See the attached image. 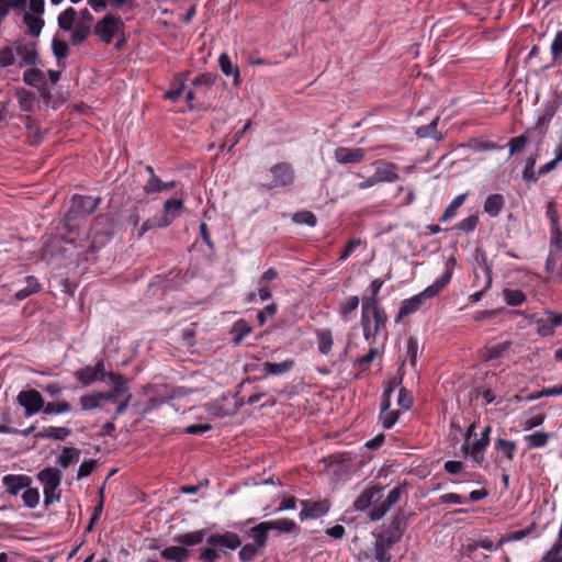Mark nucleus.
Returning a JSON list of instances; mask_svg holds the SVG:
<instances>
[{"label":"nucleus","mask_w":562,"mask_h":562,"mask_svg":"<svg viewBox=\"0 0 562 562\" xmlns=\"http://www.w3.org/2000/svg\"><path fill=\"white\" fill-rule=\"evenodd\" d=\"M386 321V314L380 308L374 297L362 299L361 325L367 341L370 344L374 341L376 335L385 326Z\"/></svg>","instance_id":"nucleus-1"},{"label":"nucleus","mask_w":562,"mask_h":562,"mask_svg":"<svg viewBox=\"0 0 562 562\" xmlns=\"http://www.w3.org/2000/svg\"><path fill=\"white\" fill-rule=\"evenodd\" d=\"M452 277V271L448 269L441 277H439L432 284L427 286L424 291L420 293L404 300L401 303V307L398 310L396 322L401 321L402 318L414 314L417 312L426 300L435 297L440 291H442L447 284L450 282Z\"/></svg>","instance_id":"nucleus-2"},{"label":"nucleus","mask_w":562,"mask_h":562,"mask_svg":"<svg viewBox=\"0 0 562 562\" xmlns=\"http://www.w3.org/2000/svg\"><path fill=\"white\" fill-rule=\"evenodd\" d=\"M37 479L44 487V503L49 506L54 502L59 501L60 493L58 487L61 482V473L55 468H45L37 474Z\"/></svg>","instance_id":"nucleus-3"},{"label":"nucleus","mask_w":562,"mask_h":562,"mask_svg":"<svg viewBox=\"0 0 562 562\" xmlns=\"http://www.w3.org/2000/svg\"><path fill=\"white\" fill-rule=\"evenodd\" d=\"M123 26L124 23L121 18L108 14L97 22L94 26V34L104 44H110L113 41L115 34L120 32Z\"/></svg>","instance_id":"nucleus-4"},{"label":"nucleus","mask_w":562,"mask_h":562,"mask_svg":"<svg viewBox=\"0 0 562 562\" xmlns=\"http://www.w3.org/2000/svg\"><path fill=\"white\" fill-rule=\"evenodd\" d=\"M475 429V424H471L467 431V439L462 446V450L467 456H469L475 464H481L483 462V451L486 449L488 443H486L485 439H475L470 441V438Z\"/></svg>","instance_id":"nucleus-5"},{"label":"nucleus","mask_w":562,"mask_h":562,"mask_svg":"<svg viewBox=\"0 0 562 562\" xmlns=\"http://www.w3.org/2000/svg\"><path fill=\"white\" fill-rule=\"evenodd\" d=\"M16 400L24 407L26 416L35 415L44 407V398L36 390L21 391Z\"/></svg>","instance_id":"nucleus-6"},{"label":"nucleus","mask_w":562,"mask_h":562,"mask_svg":"<svg viewBox=\"0 0 562 562\" xmlns=\"http://www.w3.org/2000/svg\"><path fill=\"white\" fill-rule=\"evenodd\" d=\"M270 172L272 175V181L269 183V188L290 186L294 181V170L286 162L274 165L271 167Z\"/></svg>","instance_id":"nucleus-7"},{"label":"nucleus","mask_w":562,"mask_h":562,"mask_svg":"<svg viewBox=\"0 0 562 562\" xmlns=\"http://www.w3.org/2000/svg\"><path fill=\"white\" fill-rule=\"evenodd\" d=\"M402 491L401 486L392 488L385 499L371 509L369 514L371 520H380L396 503H398L402 496Z\"/></svg>","instance_id":"nucleus-8"},{"label":"nucleus","mask_w":562,"mask_h":562,"mask_svg":"<svg viewBox=\"0 0 562 562\" xmlns=\"http://www.w3.org/2000/svg\"><path fill=\"white\" fill-rule=\"evenodd\" d=\"M106 374L103 361H98L94 367H86L75 372L76 379L83 385H90L95 381H103Z\"/></svg>","instance_id":"nucleus-9"},{"label":"nucleus","mask_w":562,"mask_h":562,"mask_svg":"<svg viewBox=\"0 0 562 562\" xmlns=\"http://www.w3.org/2000/svg\"><path fill=\"white\" fill-rule=\"evenodd\" d=\"M537 331L540 336H550L554 328L562 325V315L555 312L547 311L543 317L537 318Z\"/></svg>","instance_id":"nucleus-10"},{"label":"nucleus","mask_w":562,"mask_h":562,"mask_svg":"<svg viewBox=\"0 0 562 562\" xmlns=\"http://www.w3.org/2000/svg\"><path fill=\"white\" fill-rule=\"evenodd\" d=\"M2 484L10 495L16 496L32 484V479L25 474H8L2 477Z\"/></svg>","instance_id":"nucleus-11"},{"label":"nucleus","mask_w":562,"mask_h":562,"mask_svg":"<svg viewBox=\"0 0 562 562\" xmlns=\"http://www.w3.org/2000/svg\"><path fill=\"white\" fill-rule=\"evenodd\" d=\"M364 156L363 148L337 147L334 151V158L341 165L360 162Z\"/></svg>","instance_id":"nucleus-12"},{"label":"nucleus","mask_w":562,"mask_h":562,"mask_svg":"<svg viewBox=\"0 0 562 562\" xmlns=\"http://www.w3.org/2000/svg\"><path fill=\"white\" fill-rule=\"evenodd\" d=\"M374 175L380 182H394L398 179V167L394 162L379 160L375 164Z\"/></svg>","instance_id":"nucleus-13"},{"label":"nucleus","mask_w":562,"mask_h":562,"mask_svg":"<svg viewBox=\"0 0 562 562\" xmlns=\"http://www.w3.org/2000/svg\"><path fill=\"white\" fill-rule=\"evenodd\" d=\"M183 201L180 199H169L164 204V213L158 217L157 226H168L179 214Z\"/></svg>","instance_id":"nucleus-14"},{"label":"nucleus","mask_w":562,"mask_h":562,"mask_svg":"<svg viewBox=\"0 0 562 562\" xmlns=\"http://www.w3.org/2000/svg\"><path fill=\"white\" fill-rule=\"evenodd\" d=\"M382 487L369 486L366 488L355 501L353 507L357 510L363 512L368 509L373 503L381 498Z\"/></svg>","instance_id":"nucleus-15"},{"label":"nucleus","mask_w":562,"mask_h":562,"mask_svg":"<svg viewBox=\"0 0 562 562\" xmlns=\"http://www.w3.org/2000/svg\"><path fill=\"white\" fill-rule=\"evenodd\" d=\"M14 55L18 57L15 63L20 67L32 66L36 63L37 54L32 45L16 42L14 44Z\"/></svg>","instance_id":"nucleus-16"},{"label":"nucleus","mask_w":562,"mask_h":562,"mask_svg":"<svg viewBox=\"0 0 562 562\" xmlns=\"http://www.w3.org/2000/svg\"><path fill=\"white\" fill-rule=\"evenodd\" d=\"M207 543L213 547L227 548L235 550L240 547L241 541L239 537L234 532L216 533L212 535L207 539Z\"/></svg>","instance_id":"nucleus-17"},{"label":"nucleus","mask_w":562,"mask_h":562,"mask_svg":"<svg viewBox=\"0 0 562 562\" xmlns=\"http://www.w3.org/2000/svg\"><path fill=\"white\" fill-rule=\"evenodd\" d=\"M302 505L304 506V508L300 513L301 520L319 518L327 514V512L329 510V505L326 501L315 502L312 504L307 502H302Z\"/></svg>","instance_id":"nucleus-18"},{"label":"nucleus","mask_w":562,"mask_h":562,"mask_svg":"<svg viewBox=\"0 0 562 562\" xmlns=\"http://www.w3.org/2000/svg\"><path fill=\"white\" fill-rule=\"evenodd\" d=\"M112 395L104 392H92L80 397V405L83 411L101 408L102 403L111 402Z\"/></svg>","instance_id":"nucleus-19"},{"label":"nucleus","mask_w":562,"mask_h":562,"mask_svg":"<svg viewBox=\"0 0 562 562\" xmlns=\"http://www.w3.org/2000/svg\"><path fill=\"white\" fill-rule=\"evenodd\" d=\"M512 342L509 340L497 342L493 346L485 347L481 351L483 361H492L503 358L510 349Z\"/></svg>","instance_id":"nucleus-20"},{"label":"nucleus","mask_w":562,"mask_h":562,"mask_svg":"<svg viewBox=\"0 0 562 562\" xmlns=\"http://www.w3.org/2000/svg\"><path fill=\"white\" fill-rule=\"evenodd\" d=\"M109 379L112 381V391L104 392L105 394L112 395L111 403H115L117 397L127 393V380L122 374L108 373Z\"/></svg>","instance_id":"nucleus-21"},{"label":"nucleus","mask_w":562,"mask_h":562,"mask_svg":"<svg viewBox=\"0 0 562 562\" xmlns=\"http://www.w3.org/2000/svg\"><path fill=\"white\" fill-rule=\"evenodd\" d=\"M19 108L23 112H32L36 102V95L34 92L20 88L15 92Z\"/></svg>","instance_id":"nucleus-22"},{"label":"nucleus","mask_w":562,"mask_h":562,"mask_svg":"<svg viewBox=\"0 0 562 562\" xmlns=\"http://www.w3.org/2000/svg\"><path fill=\"white\" fill-rule=\"evenodd\" d=\"M218 65H220L222 72L225 76L234 77V83L237 86L240 80L239 69H238V67H236L232 64V60L226 53H223L220 55Z\"/></svg>","instance_id":"nucleus-23"},{"label":"nucleus","mask_w":562,"mask_h":562,"mask_svg":"<svg viewBox=\"0 0 562 562\" xmlns=\"http://www.w3.org/2000/svg\"><path fill=\"white\" fill-rule=\"evenodd\" d=\"M80 459V450L72 447H64L58 459L57 464L63 469L68 468L70 464L78 462Z\"/></svg>","instance_id":"nucleus-24"},{"label":"nucleus","mask_w":562,"mask_h":562,"mask_svg":"<svg viewBox=\"0 0 562 562\" xmlns=\"http://www.w3.org/2000/svg\"><path fill=\"white\" fill-rule=\"evenodd\" d=\"M269 528L266 521H262L249 530V536L254 540L256 547L263 548L268 540Z\"/></svg>","instance_id":"nucleus-25"},{"label":"nucleus","mask_w":562,"mask_h":562,"mask_svg":"<svg viewBox=\"0 0 562 562\" xmlns=\"http://www.w3.org/2000/svg\"><path fill=\"white\" fill-rule=\"evenodd\" d=\"M161 557L171 562H184L189 557V551L183 547L172 546L164 549Z\"/></svg>","instance_id":"nucleus-26"},{"label":"nucleus","mask_w":562,"mask_h":562,"mask_svg":"<svg viewBox=\"0 0 562 562\" xmlns=\"http://www.w3.org/2000/svg\"><path fill=\"white\" fill-rule=\"evenodd\" d=\"M504 206V198L502 194L495 193L486 198L484 202V211L490 216H497Z\"/></svg>","instance_id":"nucleus-27"},{"label":"nucleus","mask_w":562,"mask_h":562,"mask_svg":"<svg viewBox=\"0 0 562 562\" xmlns=\"http://www.w3.org/2000/svg\"><path fill=\"white\" fill-rule=\"evenodd\" d=\"M205 535H206L205 530L191 531V532L176 536L173 538V541L179 544H183V546H195L203 541Z\"/></svg>","instance_id":"nucleus-28"},{"label":"nucleus","mask_w":562,"mask_h":562,"mask_svg":"<svg viewBox=\"0 0 562 562\" xmlns=\"http://www.w3.org/2000/svg\"><path fill=\"white\" fill-rule=\"evenodd\" d=\"M70 435V429L66 427H45L38 432L36 438H49L55 440H65Z\"/></svg>","instance_id":"nucleus-29"},{"label":"nucleus","mask_w":562,"mask_h":562,"mask_svg":"<svg viewBox=\"0 0 562 562\" xmlns=\"http://www.w3.org/2000/svg\"><path fill=\"white\" fill-rule=\"evenodd\" d=\"M176 187L175 181L162 182L156 175L149 177L147 183L144 187L146 193H156L160 191L170 190Z\"/></svg>","instance_id":"nucleus-30"},{"label":"nucleus","mask_w":562,"mask_h":562,"mask_svg":"<svg viewBox=\"0 0 562 562\" xmlns=\"http://www.w3.org/2000/svg\"><path fill=\"white\" fill-rule=\"evenodd\" d=\"M23 20L30 35L38 36L41 34L44 26V20L41 18V15L25 13Z\"/></svg>","instance_id":"nucleus-31"},{"label":"nucleus","mask_w":562,"mask_h":562,"mask_svg":"<svg viewBox=\"0 0 562 562\" xmlns=\"http://www.w3.org/2000/svg\"><path fill=\"white\" fill-rule=\"evenodd\" d=\"M76 15H77V12L71 7L64 10L57 18V23H58L59 29L70 32L74 29V26L76 25V23H75Z\"/></svg>","instance_id":"nucleus-32"},{"label":"nucleus","mask_w":562,"mask_h":562,"mask_svg":"<svg viewBox=\"0 0 562 562\" xmlns=\"http://www.w3.org/2000/svg\"><path fill=\"white\" fill-rule=\"evenodd\" d=\"M99 201L100 200L98 198L78 196L75 199V207L77 209V212L90 214L95 211Z\"/></svg>","instance_id":"nucleus-33"},{"label":"nucleus","mask_w":562,"mask_h":562,"mask_svg":"<svg viewBox=\"0 0 562 562\" xmlns=\"http://www.w3.org/2000/svg\"><path fill=\"white\" fill-rule=\"evenodd\" d=\"M552 437L551 434L546 431H535L524 437L529 448H543L547 446L549 439Z\"/></svg>","instance_id":"nucleus-34"},{"label":"nucleus","mask_w":562,"mask_h":562,"mask_svg":"<svg viewBox=\"0 0 562 562\" xmlns=\"http://www.w3.org/2000/svg\"><path fill=\"white\" fill-rule=\"evenodd\" d=\"M294 366V361L292 359H286L280 363L273 362H265L263 370L268 374L280 375L288 371H290Z\"/></svg>","instance_id":"nucleus-35"},{"label":"nucleus","mask_w":562,"mask_h":562,"mask_svg":"<svg viewBox=\"0 0 562 562\" xmlns=\"http://www.w3.org/2000/svg\"><path fill=\"white\" fill-rule=\"evenodd\" d=\"M91 31V26L89 24H86L83 22H78L74 26V29L70 31V40L74 45H80L83 43L87 37L89 36Z\"/></svg>","instance_id":"nucleus-36"},{"label":"nucleus","mask_w":562,"mask_h":562,"mask_svg":"<svg viewBox=\"0 0 562 562\" xmlns=\"http://www.w3.org/2000/svg\"><path fill=\"white\" fill-rule=\"evenodd\" d=\"M318 351L322 355H328L334 345L333 334L329 329H321L316 333Z\"/></svg>","instance_id":"nucleus-37"},{"label":"nucleus","mask_w":562,"mask_h":562,"mask_svg":"<svg viewBox=\"0 0 562 562\" xmlns=\"http://www.w3.org/2000/svg\"><path fill=\"white\" fill-rule=\"evenodd\" d=\"M26 286L19 290L16 293H15V299L18 301H22V300H25L26 297H29L30 295L36 293L40 291L41 289V285L37 281V279L33 276H29L26 279Z\"/></svg>","instance_id":"nucleus-38"},{"label":"nucleus","mask_w":562,"mask_h":562,"mask_svg":"<svg viewBox=\"0 0 562 562\" xmlns=\"http://www.w3.org/2000/svg\"><path fill=\"white\" fill-rule=\"evenodd\" d=\"M270 530H278L281 532H292L296 529V524L289 518H279L276 520L266 521Z\"/></svg>","instance_id":"nucleus-39"},{"label":"nucleus","mask_w":562,"mask_h":562,"mask_svg":"<svg viewBox=\"0 0 562 562\" xmlns=\"http://www.w3.org/2000/svg\"><path fill=\"white\" fill-rule=\"evenodd\" d=\"M503 296L504 301L509 306H519L526 301L525 293L517 289H504Z\"/></svg>","instance_id":"nucleus-40"},{"label":"nucleus","mask_w":562,"mask_h":562,"mask_svg":"<svg viewBox=\"0 0 562 562\" xmlns=\"http://www.w3.org/2000/svg\"><path fill=\"white\" fill-rule=\"evenodd\" d=\"M467 194L457 195L451 203L446 207L442 216L440 217L441 222H447L456 216L459 207L464 203Z\"/></svg>","instance_id":"nucleus-41"},{"label":"nucleus","mask_w":562,"mask_h":562,"mask_svg":"<svg viewBox=\"0 0 562 562\" xmlns=\"http://www.w3.org/2000/svg\"><path fill=\"white\" fill-rule=\"evenodd\" d=\"M23 81L32 87H40L45 81V75L42 70L30 68L23 74Z\"/></svg>","instance_id":"nucleus-42"},{"label":"nucleus","mask_w":562,"mask_h":562,"mask_svg":"<svg viewBox=\"0 0 562 562\" xmlns=\"http://www.w3.org/2000/svg\"><path fill=\"white\" fill-rule=\"evenodd\" d=\"M359 306V297L358 296H349L346 301L341 302L339 305V313L342 319L349 321V316L353 313Z\"/></svg>","instance_id":"nucleus-43"},{"label":"nucleus","mask_w":562,"mask_h":562,"mask_svg":"<svg viewBox=\"0 0 562 562\" xmlns=\"http://www.w3.org/2000/svg\"><path fill=\"white\" fill-rule=\"evenodd\" d=\"M23 503L29 508H35L40 503V492L31 485L22 494Z\"/></svg>","instance_id":"nucleus-44"},{"label":"nucleus","mask_w":562,"mask_h":562,"mask_svg":"<svg viewBox=\"0 0 562 562\" xmlns=\"http://www.w3.org/2000/svg\"><path fill=\"white\" fill-rule=\"evenodd\" d=\"M14 46L0 47V67L5 68L15 64Z\"/></svg>","instance_id":"nucleus-45"},{"label":"nucleus","mask_w":562,"mask_h":562,"mask_svg":"<svg viewBox=\"0 0 562 562\" xmlns=\"http://www.w3.org/2000/svg\"><path fill=\"white\" fill-rule=\"evenodd\" d=\"M495 448L503 453L508 460L514 459V453L516 450V443L514 441L498 439L495 443Z\"/></svg>","instance_id":"nucleus-46"},{"label":"nucleus","mask_w":562,"mask_h":562,"mask_svg":"<svg viewBox=\"0 0 562 562\" xmlns=\"http://www.w3.org/2000/svg\"><path fill=\"white\" fill-rule=\"evenodd\" d=\"M418 356V341L414 337H409L406 341V360L409 361L412 367L416 366Z\"/></svg>","instance_id":"nucleus-47"},{"label":"nucleus","mask_w":562,"mask_h":562,"mask_svg":"<svg viewBox=\"0 0 562 562\" xmlns=\"http://www.w3.org/2000/svg\"><path fill=\"white\" fill-rule=\"evenodd\" d=\"M71 409V406L67 402H59V403H44L43 412L47 415L50 414H64Z\"/></svg>","instance_id":"nucleus-48"},{"label":"nucleus","mask_w":562,"mask_h":562,"mask_svg":"<svg viewBox=\"0 0 562 562\" xmlns=\"http://www.w3.org/2000/svg\"><path fill=\"white\" fill-rule=\"evenodd\" d=\"M293 221L297 224H304L314 227L317 223L316 216L310 211L297 212L293 215Z\"/></svg>","instance_id":"nucleus-49"},{"label":"nucleus","mask_w":562,"mask_h":562,"mask_svg":"<svg viewBox=\"0 0 562 562\" xmlns=\"http://www.w3.org/2000/svg\"><path fill=\"white\" fill-rule=\"evenodd\" d=\"M184 77L182 75L178 76L176 78V83H175V87H172L171 89H169L166 93H165V97L169 100H172V101H176L182 93V89L184 87Z\"/></svg>","instance_id":"nucleus-50"},{"label":"nucleus","mask_w":562,"mask_h":562,"mask_svg":"<svg viewBox=\"0 0 562 562\" xmlns=\"http://www.w3.org/2000/svg\"><path fill=\"white\" fill-rule=\"evenodd\" d=\"M398 412L397 411H384L380 413V420L382 423V426L385 429H390L394 426V424L398 419Z\"/></svg>","instance_id":"nucleus-51"},{"label":"nucleus","mask_w":562,"mask_h":562,"mask_svg":"<svg viewBox=\"0 0 562 562\" xmlns=\"http://www.w3.org/2000/svg\"><path fill=\"white\" fill-rule=\"evenodd\" d=\"M53 52L57 58H65L68 55V44L59 38H54L52 43Z\"/></svg>","instance_id":"nucleus-52"},{"label":"nucleus","mask_w":562,"mask_h":562,"mask_svg":"<svg viewBox=\"0 0 562 562\" xmlns=\"http://www.w3.org/2000/svg\"><path fill=\"white\" fill-rule=\"evenodd\" d=\"M527 142L528 139L524 135L512 138L508 143L509 156H513L514 154L522 150L527 145Z\"/></svg>","instance_id":"nucleus-53"},{"label":"nucleus","mask_w":562,"mask_h":562,"mask_svg":"<svg viewBox=\"0 0 562 562\" xmlns=\"http://www.w3.org/2000/svg\"><path fill=\"white\" fill-rule=\"evenodd\" d=\"M258 549H259L258 547H256L255 544H250V543L243 546L239 551V559L243 562L251 561L257 555Z\"/></svg>","instance_id":"nucleus-54"},{"label":"nucleus","mask_w":562,"mask_h":562,"mask_svg":"<svg viewBox=\"0 0 562 562\" xmlns=\"http://www.w3.org/2000/svg\"><path fill=\"white\" fill-rule=\"evenodd\" d=\"M479 223V217L476 215H470L463 218L458 225V229L470 233L473 232Z\"/></svg>","instance_id":"nucleus-55"},{"label":"nucleus","mask_w":562,"mask_h":562,"mask_svg":"<svg viewBox=\"0 0 562 562\" xmlns=\"http://www.w3.org/2000/svg\"><path fill=\"white\" fill-rule=\"evenodd\" d=\"M95 467H97L95 460H85L78 469L77 477L82 479V477L89 476Z\"/></svg>","instance_id":"nucleus-56"},{"label":"nucleus","mask_w":562,"mask_h":562,"mask_svg":"<svg viewBox=\"0 0 562 562\" xmlns=\"http://www.w3.org/2000/svg\"><path fill=\"white\" fill-rule=\"evenodd\" d=\"M535 165H536V158L529 157L527 159V165L525 167V170L522 171L524 180L529 181V182L530 181H537V176H536V172L533 170Z\"/></svg>","instance_id":"nucleus-57"},{"label":"nucleus","mask_w":562,"mask_h":562,"mask_svg":"<svg viewBox=\"0 0 562 562\" xmlns=\"http://www.w3.org/2000/svg\"><path fill=\"white\" fill-rule=\"evenodd\" d=\"M220 557H221V553H220L218 547H213V546L204 549L200 554V559L205 562H214Z\"/></svg>","instance_id":"nucleus-58"},{"label":"nucleus","mask_w":562,"mask_h":562,"mask_svg":"<svg viewBox=\"0 0 562 562\" xmlns=\"http://www.w3.org/2000/svg\"><path fill=\"white\" fill-rule=\"evenodd\" d=\"M397 404L404 409H409L413 405V398L409 392L401 389L398 392Z\"/></svg>","instance_id":"nucleus-59"},{"label":"nucleus","mask_w":562,"mask_h":562,"mask_svg":"<svg viewBox=\"0 0 562 562\" xmlns=\"http://www.w3.org/2000/svg\"><path fill=\"white\" fill-rule=\"evenodd\" d=\"M214 80H215V77L212 74H203L194 79L193 86L195 88H199L201 86L210 88L213 86Z\"/></svg>","instance_id":"nucleus-60"},{"label":"nucleus","mask_w":562,"mask_h":562,"mask_svg":"<svg viewBox=\"0 0 562 562\" xmlns=\"http://www.w3.org/2000/svg\"><path fill=\"white\" fill-rule=\"evenodd\" d=\"M544 419H546V417L542 414L535 415L524 422V429L530 430L535 427H538L543 424Z\"/></svg>","instance_id":"nucleus-61"},{"label":"nucleus","mask_w":562,"mask_h":562,"mask_svg":"<svg viewBox=\"0 0 562 562\" xmlns=\"http://www.w3.org/2000/svg\"><path fill=\"white\" fill-rule=\"evenodd\" d=\"M551 53L554 58L559 57L562 54V31H559L551 44Z\"/></svg>","instance_id":"nucleus-62"},{"label":"nucleus","mask_w":562,"mask_h":562,"mask_svg":"<svg viewBox=\"0 0 562 562\" xmlns=\"http://www.w3.org/2000/svg\"><path fill=\"white\" fill-rule=\"evenodd\" d=\"M438 119L434 120L430 124L426 126H422L417 130V135L419 137H429L435 135L437 127Z\"/></svg>","instance_id":"nucleus-63"},{"label":"nucleus","mask_w":562,"mask_h":562,"mask_svg":"<svg viewBox=\"0 0 562 562\" xmlns=\"http://www.w3.org/2000/svg\"><path fill=\"white\" fill-rule=\"evenodd\" d=\"M29 8L32 14L42 15L45 11V0H29Z\"/></svg>","instance_id":"nucleus-64"}]
</instances>
